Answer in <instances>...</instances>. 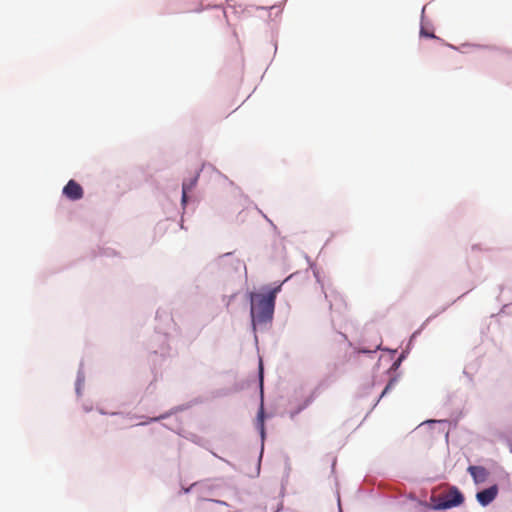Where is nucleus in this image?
<instances>
[{"label":"nucleus","mask_w":512,"mask_h":512,"mask_svg":"<svg viewBox=\"0 0 512 512\" xmlns=\"http://www.w3.org/2000/svg\"><path fill=\"white\" fill-rule=\"evenodd\" d=\"M464 502V496L457 487H451L441 494L438 502L433 506L436 510L450 509L457 507Z\"/></svg>","instance_id":"obj_2"},{"label":"nucleus","mask_w":512,"mask_h":512,"mask_svg":"<svg viewBox=\"0 0 512 512\" xmlns=\"http://www.w3.org/2000/svg\"><path fill=\"white\" fill-rule=\"evenodd\" d=\"M390 385H391V384H389V385H387V386L385 387L384 391L382 392V396H383V395H384V394L389 390Z\"/></svg>","instance_id":"obj_10"},{"label":"nucleus","mask_w":512,"mask_h":512,"mask_svg":"<svg viewBox=\"0 0 512 512\" xmlns=\"http://www.w3.org/2000/svg\"><path fill=\"white\" fill-rule=\"evenodd\" d=\"M260 421H261V427L263 428V409L261 408V410L259 411V415H258Z\"/></svg>","instance_id":"obj_8"},{"label":"nucleus","mask_w":512,"mask_h":512,"mask_svg":"<svg viewBox=\"0 0 512 512\" xmlns=\"http://www.w3.org/2000/svg\"><path fill=\"white\" fill-rule=\"evenodd\" d=\"M197 178H198V176H195L189 182H187V181L183 182V184H182V203L183 204H185L187 202V198H188L187 193L194 188V186L197 182Z\"/></svg>","instance_id":"obj_7"},{"label":"nucleus","mask_w":512,"mask_h":512,"mask_svg":"<svg viewBox=\"0 0 512 512\" xmlns=\"http://www.w3.org/2000/svg\"><path fill=\"white\" fill-rule=\"evenodd\" d=\"M421 34H422V35H425V36H427V37H432V38H434V37H435V36H434V34H429V32H424L423 30L421 31Z\"/></svg>","instance_id":"obj_9"},{"label":"nucleus","mask_w":512,"mask_h":512,"mask_svg":"<svg viewBox=\"0 0 512 512\" xmlns=\"http://www.w3.org/2000/svg\"><path fill=\"white\" fill-rule=\"evenodd\" d=\"M497 494L498 488L496 485H493L487 489L478 492L476 494V498L482 506H487L496 498Z\"/></svg>","instance_id":"obj_4"},{"label":"nucleus","mask_w":512,"mask_h":512,"mask_svg":"<svg viewBox=\"0 0 512 512\" xmlns=\"http://www.w3.org/2000/svg\"><path fill=\"white\" fill-rule=\"evenodd\" d=\"M63 194L70 200H79L83 197L84 191L75 180H69L63 188Z\"/></svg>","instance_id":"obj_3"},{"label":"nucleus","mask_w":512,"mask_h":512,"mask_svg":"<svg viewBox=\"0 0 512 512\" xmlns=\"http://www.w3.org/2000/svg\"><path fill=\"white\" fill-rule=\"evenodd\" d=\"M468 472L472 476L475 483H483L487 480L489 472L482 466H469Z\"/></svg>","instance_id":"obj_5"},{"label":"nucleus","mask_w":512,"mask_h":512,"mask_svg":"<svg viewBox=\"0 0 512 512\" xmlns=\"http://www.w3.org/2000/svg\"><path fill=\"white\" fill-rule=\"evenodd\" d=\"M279 287L268 294H254L251 297V317L254 324H263L272 320L276 293Z\"/></svg>","instance_id":"obj_1"},{"label":"nucleus","mask_w":512,"mask_h":512,"mask_svg":"<svg viewBox=\"0 0 512 512\" xmlns=\"http://www.w3.org/2000/svg\"><path fill=\"white\" fill-rule=\"evenodd\" d=\"M326 298L330 303V308H335L336 310H340L341 308L346 307V303L343 300L342 296L336 291H331L330 294H326Z\"/></svg>","instance_id":"obj_6"}]
</instances>
